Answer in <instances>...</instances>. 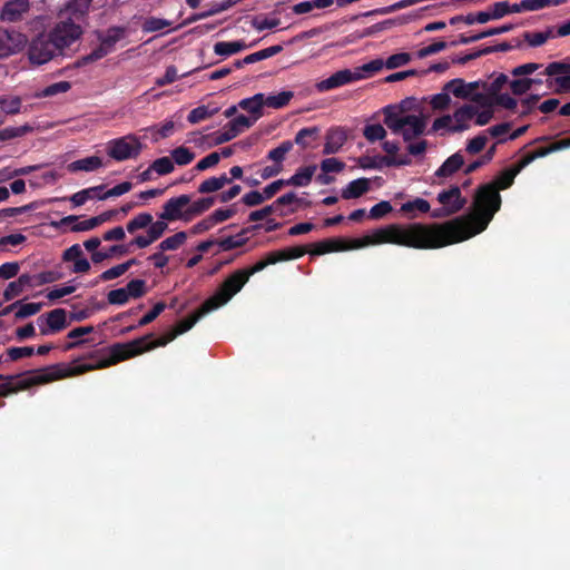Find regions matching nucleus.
<instances>
[{
	"instance_id": "obj_38",
	"label": "nucleus",
	"mask_w": 570,
	"mask_h": 570,
	"mask_svg": "<svg viewBox=\"0 0 570 570\" xmlns=\"http://www.w3.org/2000/svg\"><path fill=\"white\" fill-rule=\"evenodd\" d=\"M21 99L19 97H0V108L7 115H16L20 111Z\"/></svg>"
},
{
	"instance_id": "obj_36",
	"label": "nucleus",
	"mask_w": 570,
	"mask_h": 570,
	"mask_svg": "<svg viewBox=\"0 0 570 570\" xmlns=\"http://www.w3.org/2000/svg\"><path fill=\"white\" fill-rule=\"evenodd\" d=\"M524 40L529 43L531 47H539L542 46L548 39L553 37V29L549 28L544 32H525L523 35Z\"/></svg>"
},
{
	"instance_id": "obj_25",
	"label": "nucleus",
	"mask_w": 570,
	"mask_h": 570,
	"mask_svg": "<svg viewBox=\"0 0 570 570\" xmlns=\"http://www.w3.org/2000/svg\"><path fill=\"white\" fill-rule=\"evenodd\" d=\"M512 28H513L512 24H504L502 27L488 29V30H485V31H483L481 33H478V35H474V36H471V37L461 36L459 41H452L451 46H455L456 43H462V45L471 43V42L481 40V39H483L485 37L495 36V35H500V33H503V32H508Z\"/></svg>"
},
{
	"instance_id": "obj_50",
	"label": "nucleus",
	"mask_w": 570,
	"mask_h": 570,
	"mask_svg": "<svg viewBox=\"0 0 570 570\" xmlns=\"http://www.w3.org/2000/svg\"><path fill=\"white\" fill-rule=\"evenodd\" d=\"M293 148L292 141H284L278 147L272 149L268 153V159L275 163H282L285 158V155Z\"/></svg>"
},
{
	"instance_id": "obj_11",
	"label": "nucleus",
	"mask_w": 570,
	"mask_h": 570,
	"mask_svg": "<svg viewBox=\"0 0 570 570\" xmlns=\"http://www.w3.org/2000/svg\"><path fill=\"white\" fill-rule=\"evenodd\" d=\"M32 11L30 0H8L0 10V20L6 23L26 21Z\"/></svg>"
},
{
	"instance_id": "obj_62",
	"label": "nucleus",
	"mask_w": 570,
	"mask_h": 570,
	"mask_svg": "<svg viewBox=\"0 0 570 570\" xmlns=\"http://www.w3.org/2000/svg\"><path fill=\"white\" fill-rule=\"evenodd\" d=\"M392 212V206L389 202L382 200L379 204L374 205L370 210V217L373 219H380L386 214Z\"/></svg>"
},
{
	"instance_id": "obj_64",
	"label": "nucleus",
	"mask_w": 570,
	"mask_h": 570,
	"mask_svg": "<svg viewBox=\"0 0 570 570\" xmlns=\"http://www.w3.org/2000/svg\"><path fill=\"white\" fill-rule=\"evenodd\" d=\"M544 73L548 76H564L570 73V65L566 62H551L547 66Z\"/></svg>"
},
{
	"instance_id": "obj_43",
	"label": "nucleus",
	"mask_w": 570,
	"mask_h": 570,
	"mask_svg": "<svg viewBox=\"0 0 570 570\" xmlns=\"http://www.w3.org/2000/svg\"><path fill=\"white\" fill-rule=\"evenodd\" d=\"M215 203L214 197H206L194 202L187 209L188 215H199L208 210Z\"/></svg>"
},
{
	"instance_id": "obj_28",
	"label": "nucleus",
	"mask_w": 570,
	"mask_h": 570,
	"mask_svg": "<svg viewBox=\"0 0 570 570\" xmlns=\"http://www.w3.org/2000/svg\"><path fill=\"white\" fill-rule=\"evenodd\" d=\"M259 227H261V225H255V226H252L250 228H245L236 236H228V237L222 239L218 244L224 250H230L234 248H238L247 242V237H245V234L250 229H257Z\"/></svg>"
},
{
	"instance_id": "obj_27",
	"label": "nucleus",
	"mask_w": 570,
	"mask_h": 570,
	"mask_svg": "<svg viewBox=\"0 0 570 570\" xmlns=\"http://www.w3.org/2000/svg\"><path fill=\"white\" fill-rule=\"evenodd\" d=\"M102 166V160L98 156H90L82 158L69 164L68 169L70 171L85 170L92 171Z\"/></svg>"
},
{
	"instance_id": "obj_2",
	"label": "nucleus",
	"mask_w": 570,
	"mask_h": 570,
	"mask_svg": "<svg viewBox=\"0 0 570 570\" xmlns=\"http://www.w3.org/2000/svg\"><path fill=\"white\" fill-rule=\"evenodd\" d=\"M518 175V169L510 168L501 173L498 180L494 183L485 184L478 188L475 191L473 206L474 214L469 216L459 217L466 224L468 230L476 235L483 232L494 214L500 209L501 196L499 189H505L513 184L514 177Z\"/></svg>"
},
{
	"instance_id": "obj_45",
	"label": "nucleus",
	"mask_w": 570,
	"mask_h": 570,
	"mask_svg": "<svg viewBox=\"0 0 570 570\" xmlns=\"http://www.w3.org/2000/svg\"><path fill=\"white\" fill-rule=\"evenodd\" d=\"M320 134L318 127L303 128L301 129L296 137L295 142L299 145L302 148H306L308 146L307 138L316 139Z\"/></svg>"
},
{
	"instance_id": "obj_9",
	"label": "nucleus",
	"mask_w": 570,
	"mask_h": 570,
	"mask_svg": "<svg viewBox=\"0 0 570 570\" xmlns=\"http://www.w3.org/2000/svg\"><path fill=\"white\" fill-rule=\"evenodd\" d=\"M58 53H61V50L49 32L38 35L29 47V59L37 65L50 61Z\"/></svg>"
},
{
	"instance_id": "obj_26",
	"label": "nucleus",
	"mask_w": 570,
	"mask_h": 570,
	"mask_svg": "<svg viewBox=\"0 0 570 570\" xmlns=\"http://www.w3.org/2000/svg\"><path fill=\"white\" fill-rule=\"evenodd\" d=\"M316 170V166H307L297 170V173L291 178L286 179L285 183L288 186L303 187L307 186Z\"/></svg>"
},
{
	"instance_id": "obj_44",
	"label": "nucleus",
	"mask_w": 570,
	"mask_h": 570,
	"mask_svg": "<svg viewBox=\"0 0 570 570\" xmlns=\"http://www.w3.org/2000/svg\"><path fill=\"white\" fill-rule=\"evenodd\" d=\"M171 24L170 21L161 18L149 17L142 23V30L145 32H154L161 30Z\"/></svg>"
},
{
	"instance_id": "obj_39",
	"label": "nucleus",
	"mask_w": 570,
	"mask_h": 570,
	"mask_svg": "<svg viewBox=\"0 0 570 570\" xmlns=\"http://www.w3.org/2000/svg\"><path fill=\"white\" fill-rule=\"evenodd\" d=\"M306 253V249L301 246L289 247L281 250H275L278 262L299 258Z\"/></svg>"
},
{
	"instance_id": "obj_3",
	"label": "nucleus",
	"mask_w": 570,
	"mask_h": 570,
	"mask_svg": "<svg viewBox=\"0 0 570 570\" xmlns=\"http://www.w3.org/2000/svg\"><path fill=\"white\" fill-rule=\"evenodd\" d=\"M153 336V334L145 335L142 337L132 340L127 343H117L110 346L109 348V357L107 360H104L100 363V367H107L110 365H114L116 363H119L121 361L131 358L134 356H137L146 351H150L153 348L165 346L168 344V342L161 336L160 338L147 343V341Z\"/></svg>"
},
{
	"instance_id": "obj_54",
	"label": "nucleus",
	"mask_w": 570,
	"mask_h": 570,
	"mask_svg": "<svg viewBox=\"0 0 570 570\" xmlns=\"http://www.w3.org/2000/svg\"><path fill=\"white\" fill-rule=\"evenodd\" d=\"M131 187H132L131 183L124 181L121 184L116 185L111 189L107 190L101 196H98V199L105 200L109 197L121 196V195L128 193L131 189Z\"/></svg>"
},
{
	"instance_id": "obj_10",
	"label": "nucleus",
	"mask_w": 570,
	"mask_h": 570,
	"mask_svg": "<svg viewBox=\"0 0 570 570\" xmlns=\"http://www.w3.org/2000/svg\"><path fill=\"white\" fill-rule=\"evenodd\" d=\"M141 148L142 146L138 137L135 135H127L109 141L108 155L115 160L121 161L137 157Z\"/></svg>"
},
{
	"instance_id": "obj_24",
	"label": "nucleus",
	"mask_w": 570,
	"mask_h": 570,
	"mask_svg": "<svg viewBox=\"0 0 570 570\" xmlns=\"http://www.w3.org/2000/svg\"><path fill=\"white\" fill-rule=\"evenodd\" d=\"M92 0H71L67 7L66 14L72 19H77L80 24L83 22V17L87 13Z\"/></svg>"
},
{
	"instance_id": "obj_48",
	"label": "nucleus",
	"mask_w": 570,
	"mask_h": 570,
	"mask_svg": "<svg viewBox=\"0 0 570 570\" xmlns=\"http://www.w3.org/2000/svg\"><path fill=\"white\" fill-rule=\"evenodd\" d=\"M105 188L104 185L90 187L87 189H83L81 191H78L73 194L70 197V200L73 203L75 206H81L83 205L88 199L91 198V191H101Z\"/></svg>"
},
{
	"instance_id": "obj_47",
	"label": "nucleus",
	"mask_w": 570,
	"mask_h": 570,
	"mask_svg": "<svg viewBox=\"0 0 570 570\" xmlns=\"http://www.w3.org/2000/svg\"><path fill=\"white\" fill-rule=\"evenodd\" d=\"M127 249L121 245H114L109 248L108 252H94L91 255V259L94 263L98 264L105 259L110 258L115 254H126Z\"/></svg>"
},
{
	"instance_id": "obj_33",
	"label": "nucleus",
	"mask_w": 570,
	"mask_h": 570,
	"mask_svg": "<svg viewBox=\"0 0 570 570\" xmlns=\"http://www.w3.org/2000/svg\"><path fill=\"white\" fill-rule=\"evenodd\" d=\"M187 239V234L185 232H178L175 235L167 237L159 244V249L161 252L165 250H175L180 247Z\"/></svg>"
},
{
	"instance_id": "obj_22",
	"label": "nucleus",
	"mask_w": 570,
	"mask_h": 570,
	"mask_svg": "<svg viewBox=\"0 0 570 570\" xmlns=\"http://www.w3.org/2000/svg\"><path fill=\"white\" fill-rule=\"evenodd\" d=\"M238 106L254 115L252 120L255 122L262 116V108L264 106V95L256 94L252 98H246L239 101Z\"/></svg>"
},
{
	"instance_id": "obj_13",
	"label": "nucleus",
	"mask_w": 570,
	"mask_h": 570,
	"mask_svg": "<svg viewBox=\"0 0 570 570\" xmlns=\"http://www.w3.org/2000/svg\"><path fill=\"white\" fill-rule=\"evenodd\" d=\"M27 42V38L17 31L0 28V57L19 51Z\"/></svg>"
},
{
	"instance_id": "obj_58",
	"label": "nucleus",
	"mask_w": 570,
	"mask_h": 570,
	"mask_svg": "<svg viewBox=\"0 0 570 570\" xmlns=\"http://www.w3.org/2000/svg\"><path fill=\"white\" fill-rule=\"evenodd\" d=\"M108 303L112 305H122L128 302L129 296L125 287L112 289L107 295Z\"/></svg>"
},
{
	"instance_id": "obj_37",
	"label": "nucleus",
	"mask_w": 570,
	"mask_h": 570,
	"mask_svg": "<svg viewBox=\"0 0 570 570\" xmlns=\"http://www.w3.org/2000/svg\"><path fill=\"white\" fill-rule=\"evenodd\" d=\"M173 161L179 166L191 163L195 158V154L188 148L180 146L171 151Z\"/></svg>"
},
{
	"instance_id": "obj_21",
	"label": "nucleus",
	"mask_w": 570,
	"mask_h": 570,
	"mask_svg": "<svg viewBox=\"0 0 570 570\" xmlns=\"http://www.w3.org/2000/svg\"><path fill=\"white\" fill-rule=\"evenodd\" d=\"M370 189V180L367 178H358L351 181L346 188L342 190V197L344 199L361 197Z\"/></svg>"
},
{
	"instance_id": "obj_61",
	"label": "nucleus",
	"mask_w": 570,
	"mask_h": 570,
	"mask_svg": "<svg viewBox=\"0 0 570 570\" xmlns=\"http://www.w3.org/2000/svg\"><path fill=\"white\" fill-rule=\"evenodd\" d=\"M220 160V154L218 153H212L209 155H207L205 158H203L202 160H199L197 163V165L195 166V169L198 170V171H203V170H206L210 167H214L216 166Z\"/></svg>"
},
{
	"instance_id": "obj_42",
	"label": "nucleus",
	"mask_w": 570,
	"mask_h": 570,
	"mask_svg": "<svg viewBox=\"0 0 570 570\" xmlns=\"http://www.w3.org/2000/svg\"><path fill=\"white\" fill-rule=\"evenodd\" d=\"M129 298H139L146 293V282L144 279H132L125 287Z\"/></svg>"
},
{
	"instance_id": "obj_55",
	"label": "nucleus",
	"mask_w": 570,
	"mask_h": 570,
	"mask_svg": "<svg viewBox=\"0 0 570 570\" xmlns=\"http://www.w3.org/2000/svg\"><path fill=\"white\" fill-rule=\"evenodd\" d=\"M70 88H71V85L69 81H59V82H56V83H52V85L46 87L42 90L41 96L42 97H51V96H55V95H58L61 92H67Z\"/></svg>"
},
{
	"instance_id": "obj_52",
	"label": "nucleus",
	"mask_w": 570,
	"mask_h": 570,
	"mask_svg": "<svg viewBox=\"0 0 570 570\" xmlns=\"http://www.w3.org/2000/svg\"><path fill=\"white\" fill-rule=\"evenodd\" d=\"M411 60V56L406 52L390 56L384 62L387 69H395L406 65Z\"/></svg>"
},
{
	"instance_id": "obj_57",
	"label": "nucleus",
	"mask_w": 570,
	"mask_h": 570,
	"mask_svg": "<svg viewBox=\"0 0 570 570\" xmlns=\"http://www.w3.org/2000/svg\"><path fill=\"white\" fill-rule=\"evenodd\" d=\"M345 168V164L336 158H326L321 163L323 173H340Z\"/></svg>"
},
{
	"instance_id": "obj_56",
	"label": "nucleus",
	"mask_w": 570,
	"mask_h": 570,
	"mask_svg": "<svg viewBox=\"0 0 570 570\" xmlns=\"http://www.w3.org/2000/svg\"><path fill=\"white\" fill-rule=\"evenodd\" d=\"M165 307H166V304L164 302H158L157 304H155L153 309L139 320L137 326H145V325L151 323L154 320H156L160 315L161 312H164Z\"/></svg>"
},
{
	"instance_id": "obj_18",
	"label": "nucleus",
	"mask_w": 570,
	"mask_h": 570,
	"mask_svg": "<svg viewBox=\"0 0 570 570\" xmlns=\"http://www.w3.org/2000/svg\"><path fill=\"white\" fill-rule=\"evenodd\" d=\"M438 200L446 207L458 206V212L466 204V199L462 197L461 189L458 186H452L449 190L441 191L438 195Z\"/></svg>"
},
{
	"instance_id": "obj_60",
	"label": "nucleus",
	"mask_w": 570,
	"mask_h": 570,
	"mask_svg": "<svg viewBox=\"0 0 570 570\" xmlns=\"http://www.w3.org/2000/svg\"><path fill=\"white\" fill-rule=\"evenodd\" d=\"M471 100L476 104V107L482 109L493 108L494 107V96L488 92L484 94H474L471 97Z\"/></svg>"
},
{
	"instance_id": "obj_23",
	"label": "nucleus",
	"mask_w": 570,
	"mask_h": 570,
	"mask_svg": "<svg viewBox=\"0 0 570 570\" xmlns=\"http://www.w3.org/2000/svg\"><path fill=\"white\" fill-rule=\"evenodd\" d=\"M464 165V158L460 153L449 157L443 165L436 170L439 177H449L458 171Z\"/></svg>"
},
{
	"instance_id": "obj_51",
	"label": "nucleus",
	"mask_w": 570,
	"mask_h": 570,
	"mask_svg": "<svg viewBox=\"0 0 570 570\" xmlns=\"http://www.w3.org/2000/svg\"><path fill=\"white\" fill-rule=\"evenodd\" d=\"M495 154V145H493L492 147H490L487 153L480 157V159L471 163L464 170V173L466 175L473 173L474 170H476L478 168H480L481 166L488 164L494 156Z\"/></svg>"
},
{
	"instance_id": "obj_40",
	"label": "nucleus",
	"mask_w": 570,
	"mask_h": 570,
	"mask_svg": "<svg viewBox=\"0 0 570 570\" xmlns=\"http://www.w3.org/2000/svg\"><path fill=\"white\" fill-rule=\"evenodd\" d=\"M363 135L368 141L373 142L384 139L386 136V130L380 124L368 125L364 128Z\"/></svg>"
},
{
	"instance_id": "obj_46",
	"label": "nucleus",
	"mask_w": 570,
	"mask_h": 570,
	"mask_svg": "<svg viewBox=\"0 0 570 570\" xmlns=\"http://www.w3.org/2000/svg\"><path fill=\"white\" fill-rule=\"evenodd\" d=\"M32 128L28 125L21 127H9L0 130V141L9 140L16 137L23 136L24 134L31 131Z\"/></svg>"
},
{
	"instance_id": "obj_59",
	"label": "nucleus",
	"mask_w": 570,
	"mask_h": 570,
	"mask_svg": "<svg viewBox=\"0 0 570 570\" xmlns=\"http://www.w3.org/2000/svg\"><path fill=\"white\" fill-rule=\"evenodd\" d=\"M42 307V303H27L21 304L16 313L17 318H26L28 316L37 314Z\"/></svg>"
},
{
	"instance_id": "obj_8",
	"label": "nucleus",
	"mask_w": 570,
	"mask_h": 570,
	"mask_svg": "<svg viewBox=\"0 0 570 570\" xmlns=\"http://www.w3.org/2000/svg\"><path fill=\"white\" fill-rule=\"evenodd\" d=\"M125 35V29L121 27H112L107 30V33L102 36L98 35V39L100 40V45L98 48L92 50L89 55H86L78 59L75 63L76 67H82L85 65L95 62L105 56H107L116 45Z\"/></svg>"
},
{
	"instance_id": "obj_16",
	"label": "nucleus",
	"mask_w": 570,
	"mask_h": 570,
	"mask_svg": "<svg viewBox=\"0 0 570 570\" xmlns=\"http://www.w3.org/2000/svg\"><path fill=\"white\" fill-rule=\"evenodd\" d=\"M478 114V107L474 105H464L455 110L453 119L455 125L451 127V131L460 132L468 128L466 122Z\"/></svg>"
},
{
	"instance_id": "obj_17",
	"label": "nucleus",
	"mask_w": 570,
	"mask_h": 570,
	"mask_svg": "<svg viewBox=\"0 0 570 570\" xmlns=\"http://www.w3.org/2000/svg\"><path fill=\"white\" fill-rule=\"evenodd\" d=\"M347 139L346 132L341 128L330 129L326 134V141L323 153L325 155L336 154Z\"/></svg>"
},
{
	"instance_id": "obj_19",
	"label": "nucleus",
	"mask_w": 570,
	"mask_h": 570,
	"mask_svg": "<svg viewBox=\"0 0 570 570\" xmlns=\"http://www.w3.org/2000/svg\"><path fill=\"white\" fill-rule=\"evenodd\" d=\"M66 315L67 313L63 308H56L46 315H41L38 321H41L46 317V323L49 330L52 332H59L67 327Z\"/></svg>"
},
{
	"instance_id": "obj_12",
	"label": "nucleus",
	"mask_w": 570,
	"mask_h": 570,
	"mask_svg": "<svg viewBox=\"0 0 570 570\" xmlns=\"http://www.w3.org/2000/svg\"><path fill=\"white\" fill-rule=\"evenodd\" d=\"M254 125L252 118L246 117L244 115H239L230 120L226 126L225 130L217 135L215 138L216 145H220L227 141H230L235 137H237L245 129L250 128Z\"/></svg>"
},
{
	"instance_id": "obj_4",
	"label": "nucleus",
	"mask_w": 570,
	"mask_h": 570,
	"mask_svg": "<svg viewBox=\"0 0 570 570\" xmlns=\"http://www.w3.org/2000/svg\"><path fill=\"white\" fill-rule=\"evenodd\" d=\"M384 61L382 59H375L367 63H364L361 67L355 68L354 70L342 69L333 73L327 79H324L315 85V88L318 91H327L334 88L344 86L346 83L361 80L365 78V72L373 73L383 68Z\"/></svg>"
},
{
	"instance_id": "obj_29",
	"label": "nucleus",
	"mask_w": 570,
	"mask_h": 570,
	"mask_svg": "<svg viewBox=\"0 0 570 570\" xmlns=\"http://www.w3.org/2000/svg\"><path fill=\"white\" fill-rule=\"evenodd\" d=\"M247 48L243 41L217 42L214 46V52L219 56H230Z\"/></svg>"
},
{
	"instance_id": "obj_6",
	"label": "nucleus",
	"mask_w": 570,
	"mask_h": 570,
	"mask_svg": "<svg viewBox=\"0 0 570 570\" xmlns=\"http://www.w3.org/2000/svg\"><path fill=\"white\" fill-rule=\"evenodd\" d=\"M92 368L91 366H70L67 364H56L37 371L32 376L24 380L21 384L22 387L32 385L45 384L56 380L82 374Z\"/></svg>"
},
{
	"instance_id": "obj_31",
	"label": "nucleus",
	"mask_w": 570,
	"mask_h": 570,
	"mask_svg": "<svg viewBox=\"0 0 570 570\" xmlns=\"http://www.w3.org/2000/svg\"><path fill=\"white\" fill-rule=\"evenodd\" d=\"M209 312H203V304H202L200 307L195 312V314H193L191 316H189L185 320H181L180 322H178L176 324V326L174 327L175 334L180 335V334H184L185 332L189 331L200 317H203L204 315H206Z\"/></svg>"
},
{
	"instance_id": "obj_32",
	"label": "nucleus",
	"mask_w": 570,
	"mask_h": 570,
	"mask_svg": "<svg viewBox=\"0 0 570 570\" xmlns=\"http://www.w3.org/2000/svg\"><path fill=\"white\" fill-rule=\"evenodd\" d=\"M443 90L452 92L456 98H469L468 86L464 80L460 78L446 82Z\"/></svg>"
},
{
	"instance_id": "obj_35",
	"label": "nucleus",
	"mask_w": 570,
	"mask_h": 570,
	"mask_svg": "<svg viewBox=\"0 0 570 570\" xmlns=\"http://www.w3.org/2000/svg\"><path fill=\"white\" fill-rule=\"evenodd\" d=\"M153 222V216L149 213H141L137 215L135 218L128 222L127 230L129 233H135L138 229H142L148 227Z\"/></svg>"
},
{
	"instance_id": "obj_1",
	"label": "nucleus",
	"mask_w": 570,
	"mask_h": 570,
	"mask_svg": "<svg viewBox=\"0 0 570 570\" xmlns=\"http://www.w3.org/2000/svg\"><path fill=\"white\" fill-rule=\"evenodd\" d=\"M473 233L468 230L466 224L461 219H452L444 224L425 226L413 224L407 228L396 224L375 229L366 235L356 246L392 243L414 248H440L449 244L465 240Z\"/></svg>"
},
{
	"instance_id": "obj_30",
	"label": "nucleus",
	"mask_w": 570,
	"mask_h": 570,
	"mask_svg": "<svg viewBox=\"0 0 570 570\" xmlns=\"http://www.w3.org/2000/svg\"><path fill=\"white\" fill-rule=\"evenodd\" d=\"M294 97L293 91H282L277 95L264 97V106L269 108L279 109L285 107Z\"/></svg>"
},
{
	"instance_id": "obj_7",
	"label": "nucleus",
	"mask_w": 570,
	"mask_h": 570,
	"mask_svg": "<svg viewBox=\"0 0 570 570\" xmlns=\"http://www.w3.org/2000/svg\"><path fill=\"white\" fill-rule=\"evenodd\" d=\"M82 32V26L79 21L71 17H67L66 14H60L59 20L49 31L53 41L61 51L78 40Z\"/></svg>"
},
{
	"instance_id": "obj_34",
	"label": "nucleus",
	"mask_w": 570,
	"mask_h": 570,
	"mask_svg": "<svg viewBox=\"0 0 570 570\" xmlns=\"http://www.w3.org/2000/svg\"><path fill=\"white\" fill-rule=\"evenodd\" d=\"M276 263H278V261L276 258L275 252H271L267 254L266 259H262V261L257 262L250 268L240 269V271L243 272L244 276L248 281L249 277L252 275H254L255 273H258V272L263 271L265 267H267L268 265L276 264Z\"/></svg>"
},
{
	"instance_id": "obj_15",
	"label": "nucleus",
	"mask_w": 570,
	"mask_h": 570,
	"mask_svg": "<svg viewBox=\"0 0 570 570\" xmlns=\"http://www.w3.org/2000/svg\"><path fill=\"white\" fill-rule=\"evenodd\" d=\"M425 116L406 115V125L402 131V137L405 141H411L414 138L424 134L426 128Z\"/></svg>"
},
{
	"instance_id": "obj_63",
	"label": "nucleus",
	"mask_w": 570,
	"mask_h": 570,
	"mask_svg": "<svg viewBox=\"0 0 570 570\" xmlns=\"http://www.w3.org/2000/svg\"><path fill=\"white\" fill-rule=\"evenodd\" d=\"M167 227H168V225H167L166 220L160 219L155 223L151 222V224L149 225V228L147 230V234L155 242L163 236V234L165 233Z\"/></svg>"
},
{
	"instance_id": "obj_49",
	"label": "nucleus",
	"mask_w": 570,
	"mask_h": 570,
	"mask_svg": "<svg viewBox=\"0 0 570 570\" xmlns=\"http://www.w3.org/2000/svg\"><path fill=\"white\" fill-rule=\"evenodd\" d=\"M150 169L158 175H166L174 170V161L169 157H161L151 164Z\"/></svg>"
},
{
	"instance_id": "obj_53",
	"label": "nucleus",
	"mask_w": 570,
	"mask_h": 570,
	"mask_svg": "<svg viewBox=\"0 0 570 570\" xmlns=\"http://www.w3.org/2000/svg\"><path fill=\"white\" fill-rule=\"evenodd\" d=\"M532 87V78L514 79L510 82L511 91L517 95H523Z\"/></svg>"
},
{
	"instance_id": "obj_5",
	"label": "nucleus",
	"mask_w": 570,
	"mask_h": 570,
	"mask_svg": "<svg viewBox=\"0 0 570 570\" xmlns=\"http://www.w3.org/2000/svg\"><path fill=\"white\" fill-rule=\"evenodd\" d=\"M247 282L240 269L234 272L218 286L214 295L203 303V312H212L225 305Z\"/></svg>"
},
{
	"instance_id": "obj_41",
	"label": "nucleus",
	"mask_w": 570,
	"mask_h": 570,
	"mask_svg": "<svg viewBox=\"0 0 570 570\" xmlns=\"http://www.w3.org/2000/svg\"><path fill=\"white\" fill-rule=\"evenodd\" d=\"M414 210H419L421 213H428L430 210V204L428 200L423 198H415L414 200L404 203L401 206V212L403 213H412Z\"/></svg>"
},
{
	"instance_id": "obj_14",
	"label": "nucleus",
	"mask_w": 570,
	"mask_h": 570,
	"mask_svg": "<svg viewBox=\"0 0 570 570\" xmlns=\"http://www.w3.org/2000/svg\"><path fill=\"white\" fill-rule=\"evenodd\" d=\"M190 203V196L180 195L179 197L170 198L165 203L159 218L163 220H176L181 218L183 209Z\"/></svg>"
},
{
	"instance_id": "obj_20",
	"label": "nucleus",
	"mask_w": 570,
	"mask_h": 570,
	"mask_svg": "<svg viewBox=\"0 0 570 570\" xmlns=\"http://www.w3.org/2000/svg\"><path fill=\"white\" fill-rule=\"evenodd\" d=\"M384 124L394 134L402 135L404 125H406V115L401 116L399 112L394 111L393 107L389 106L384 109Z\"/></svg>"
}]
</instances>
